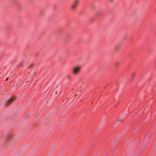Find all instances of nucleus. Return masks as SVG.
Segmentation results:
<instances>
[{"instance_id": "nucleus-1", "label": "nucleus", "mask_w": 156, "mask_h": 156, "mask_svg": "<svg viewBox=\"0 0 156 156\" xmlns=\"http://www.w3.org/2000/svg\"><path fill=\"white\" fill-rule=\"evenodd\" d=\"M81 69V67L80 66H76L74 67L72 70L73 73L75 75H78L80 73Z\"/></svg>"}, {"instance_id": "nucleus-2", "label": "nucleus", "mask_w": 156, "mask_h": 156, "mask_svg": "<svg viewBox=\"0 0 156 156\" xmlns=\"http://www.w3.org/2000/svg\"><path fill=\"white\" fill-rule=\"evenodd\" d=\"M79 2V0H75L71 6V8L73 10H74L76 8L77 5Z\"/></svg>"}, {"instance_id": "nucleus-3", "label": "nucleus", "mask_w": 156, "mask_h": 156, "mask_svg": "<svg viewBox=\"0 0 156 156\" xmlns=\"http://www.w3.org/2000/svg\"><path fill=\"white\" fill-rule=\"evenodd\" d=\"M14 99L13 97H11L6 102V105H9L11 104L14 100Z\"/></svg>"}, {"instance_id": "nucleus-4", "label": "nucleus", "mask_w": 156, "mask_h": 156, "mask_svg": "<svg viewBox=\"0 0 156 156\" xmlns=\"http://www.w3.org/2000/svg\"><path fill=\"white\" fill-rule=\"evenodd\" d=\"M122 118H118L117 119V121H121L122 120Z\"/></svg>"}, {"instance_id": "nucleus-5", "label": "nucleus", "mask_w": 156, "mask_h": 156, "mask_svg": "<svg viewBox=\"0 0 156 156\" xmlns=\"http://www.w3.org/2000/svg\"><path fill=\"white\" fill-rule=\"evenodd\" d=\"M44 12L43 11H41L40 13V14L41 15L43 16L44 14Z\"/></svg>"}, {"instance_id": "nucleus-6", "label": "nucleus", "mask_w": 156, "mask_h": 156, "mask_svg": "<svg viewBox=\"0 0 156 156\" xmlns=\"http://www.w3.org/2000/svg\"><path fill=\"white\" fill-rule=\"evenodd\" d=\"M119 45H117L115 47V49H118L119 48Z\"/></svg>"}, {"instance_id": "nucleus-7", "label": "nucleus", "mask_w": 156, "mask_h": 156, "mask_svg": "<svg viewBox=\"0 0 156 156\" xmlns=\"http://www.w3.org/2000/svg\"><path fill=\"white\" fill-rule=\"evenodd\" d=\"M22 65V63H20L19 65H18V66H21Z\"/></svg>"}, {"instance_id": "nucleus-8", "label": "nucleus", "mask_w": 156, "mask_h": 156, "mask_svg": "<svg viewBox=\"0 0 156 156\" xmlns=\"http://www.w3.org/2000/svg\"><path fill=\"white\" fill-rule=\"evenodd\" d=\"M134 76V73H133L132 75V77H133Z\"/></svg>"}, {"instance_id": "nucleus-9", "label": "nucleus", "mask_w": 156, "mask_h": 156, "mask_svg": "<svg viewBox=\"0 0 156 156\" xmlns=\"http://www.w3.org/2000/svg\"><path fill=\"white\" fill-rule=\"evenodd\" d=\"M8 78H7L6 79V81H7V80H8Z\"/></svg>"}, {"instance_id": "nucleus-10", "label": "nucleus", "mask_w": 156, "mask_h": 156, "mask_svg": "<svg viewBox=\"0 0 156 156\" xmlns=\"http://www.w3.org/2000/svg\"><path fill=\"white\" fill-rule=\"evenodd\" d=\"M33 65H32L30 66V68L31 67L33 66Z\"/></svg>"}]
</instances>
